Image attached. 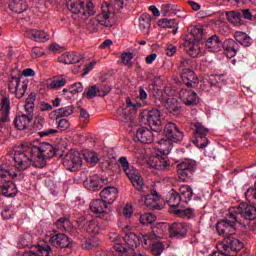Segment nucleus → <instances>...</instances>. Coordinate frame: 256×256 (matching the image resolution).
Instances as JSON below:
<instances>
[{
	"label": "nucleus",
	"instance_id": "nucleus-1",
	"mask_svg": "<svg viewBox=\"0 0 256 256\" xmlns=\"http://www.w3.org/2000/svg\"><path fill=\"white\" fill-rule=\"evenodd\" d=\"M57 149L49 143H41L37 146H31L24 151L14 153V165L18 171H26L32 165L37 169H43L47 165V159L55 157Z\"/></svg>",
	"mask_w": 256,
	"mask_h": 256
},
{
	"label": "nucleus",
	"instance_id": "nucleus-2",
	"mask_svg": "<svg viewBox=\"0 0 256 256\" xmlns=\"http://www.w3.org/2000/svg\"><path fill=\"white\" fill-rule=\"evenodd\" d=\"M205 32L203 28L194 27L191 29L190 34L186 37L184 41V49L187 55H190L193 58L203 57V50L199 43L206 41Z\"/></svg>",
	"mask_w": 256,
	"mask_h": 256
},
{
	"label": "nucleus",
	"instance_id": "nucleus-3",
	"mask_svg": "<svg viewBox=\"0 0 256 256\" xmlns=\"http://www.w3.org/2000/svg\"><path fill=\"white\" fill-rule=\"evenodd\" d=\"M110 241L112 242V247L117 253H127L131 251L133 247H139V243H143V237L139 238L135 233L130 232L125 235L124 239L119 237V234L113 232L109 236Z\"/></svg>",
	"mask_w": 256,
	"mask_h": 256
},
{
	"label": "nucleus",
	"instance_id": "nucleus-4",
	"mask_svg": "<svg viewBox=\"0 0 256 256\" xmlns=\"http://www.w3.org/2000/svg\"><path fill=\"white\" fill-rule=\"evenodd\" d=\"M119 167L124 171L128 179H130L133 187L137 189V191H142V193H147L148 189L147 186H145V182L143 181V177L141 176V173L139 170L135 169V167L129 165V160H127V157L122 156L118 159Z\"/></svg>",
	"mask_w": 256,
	"mask_h": 256
},
{
	"label": "nucleus",
	"instance_id": "nucleus-5",
	"mask_svg": "<svg viewBox=\"0 0 256 256\" xmlns=\"http://www.w3.org/2000/svg\"><path fill=\"white\" fill-rule=\"evenodd\" d=\"M66 7L84 21L95 15V6L91 0H66Z\"/></svg>",
	"mask_w": 256,
	"mask_h": 256
},
{
	"label": "nucleus",
	"instance_id": "nucleus-6",
	"mask_svg": "<svg viewBox=\"0 0 256 256\" xmlns=\"http://www.w3.org/2000/svg\"><path fill=\"white\" fill-rule=\"evenodd\" d=\"M229 213L232 219H235L237 223H241V219H246V221H255L256 219L255 206L247 203H241L238 206L231 207Z\"/></svg>",
	"mask_w": 256,
	"mask_h": 256
},
{
	"label": "nucleus",
	"instance_id": "nucleus-7",
	"mask_svg": "<svg viewBox=\"0 0 256 256\" xmlns=\"http://www.w3.org/2000/svg\"><path fill=\"white\" fill-rule=\"evenodd\" d=\"M143 117L146 119L150 129L159 133L163 129V117L159 109L146 110L143 112Z\"/></svg>",
	"mask_w": 256,
	"mask_h": 256
},
{
	"label": "nucleus",
	"instance_id": "nucleus-8",
	"mask_svg": "<svg viewBox=\"0 0 256 256\" xmlns=\"http://www.w3.org/2000/svg\"><path fill=\"white\" fill-rule=\"evenodd\" d=\"M29 87V80L21 81L18 77H11L8 82V89L16 99H23L27 88Z\"/></svg>",
	"mask_w": 256,
	"mask_h": 256
},
{
	"label": "nucleus",
	"instance_id": "nucleus-9",
	"mask_svg": "<svg viewBox=\"0 0 256 256\" xmlns=\"http://www.w3.org/2000/svg\"><path fill=\"white\" fill-rule=\"evenodd\" d=\"M115 12L111 10V6H109V3L104 2L102 4L100 13L96 16V21L101 25L102 27H113L115 25V19H113V15Z\"/></svg>",
	"mask_w": 256,
	"mask_h": 256
},
{
	"label": "nucleus",
	"instance_id": "nucleus-10",
	"mask_svg": "<svg viewBox=\"0 0 256 256\" xmlns=\"http://www.w3.org/2000/svg\"><path fill=\"white\" fill-rule=\"evenodd\" d=\"M166 232L167 223H158L156 226L152 227V232L142 235V241L145 247H149L152 241H157V239H163Z\"/></svg>",
	"mask_w": 256,
	"mask_h": 256
},
{
	"label": "nucleus",
	"instance_id": "nucleus-11",
	"mask_svg": "<svg viewBox=\"0 0 256 256\" xmlns=\"http://www.w3.org/2000/svg\"><path fill=\"white\" fill-rule=\"evenodd\" d=\"M193 127L195 129V139L192 140V143H194L198 149H205V147L209 145V139H207L209 129L205 128V126L201 125V123H194Z\"/></svg>",
	"mask_w": 256,
	"mask_h": 256
},
{
	"label": "nucleus",
	"instance_id": "nucleus-12",
	"mask_svg": "<svg viewBox=\"0 0 256 256\" xmlns=\"http://www.w3.org/2000/svg\"><path fill=\"white\" fill-rule=\"evenodd\" d=\"M235 225H237V220L233 219L231 215L228 219L221 220L216 225L218 235L226 237V239L230 237V235H235Z\"/></svg>",
	"mask_w": 256,
	"mask_h": 256
},
{
	"label": "nucleus",
	"instance_id": "nucleus-13",
	"mask_svg": "<svg viewBox=\"0 0 256 256\" xmlns=\"http://www.w3.org/2000/svg\"><path fill=\"white\" fill-rule=\"evenodd\" d=\"M82 164L81 154L77 150L69 151L63 160V165L68 171H77Z\"/></svg>",
	"mask_w": 256,
	"mask_h": 256
},
{
	"label": "nucleus",
	"instance_id": "nucleus-14",
	"mask_svg": "<svg viewBox=\"0 0 256 256\" xmlns=\"http://www.w3.org/2000/svg\"><path fill=\"white\" fill-rule=\"evenodd\" d=\"M164 135L166 139H169V141H173V143H179L183 141V137H185V134L177 124L173 122H168L164 126Z\"/></svg>",
	"mask_w": 256,
	"mask_h": 256
},
{
	"label": "nucleus",
	"instance_id": "nucleus-15",
	"mask_svg": "<svg viewBox=\"0 0 256 256\" xmlns=\"http://www.w3.org/2000/svg\"><path fill=\"white\" fill-rule=\"evenodd\" d=\"M79 227L85 229L87 233L90 235H99V233H103L105 231V226L96 220L87 221L85 218L77 220Z\"/></svg>",
	"mask_w": 256,
	"mask_h": 256
},
{
	"label": "nucleus",
	"instance_id": "nucleus-16",
	"mask_svg": "<svg viewBox=\"0 0 256 256\" xmlns=\"http://www.w3.org/2000/svg\"><path fill=\"white\" fill-rule=\"evenodd\" d=\"M160 199L161 196L159 195V193H157L156 190L150 188V190H148V193L141 197L140 205H145L146 207H148V209H158Z\"/></svg>",
	"mask_w": 256,
	"mask_h": 256
},
{
	"label": "nucleus",
	"instance_id": "nucleus-17",
	"mask_svg": "<svg viewBox=\"0 0 256 256\" xmlns=\"http://www.w3.org/2000/svg\"><path fill=\"white\" fill-rule=\"evenodd\" d=\"M148 165L158 171H169V169H171V162L169 161V158H167V155H156L151 157L148 160Z\"/></svg>",
	"mask_w": 256,
	"mask_h": 256
},
{
	"label": "nucleus",
	"instance_id": "nucleus-18",
	"mask_svg": "<svg viewBox=\"0 0 256 256\" xmlns=\"http://www.w3.org/2000/svg\"><path fill=\"white\" fill-rule=\"evenodd\" d=\"M111 92V88L100 87L97 85L89 86L87 91L82 93V97H86V99H94V97H105V95Z\"/></svg>",
	"mask_w": 256,
	"mask_h": 256
},
{
	"label": "nucleus",
	"instance_id": "nucleus-19",
	"mask_svg": "<svg viewBox=\"0 0 256 256\" xmlns=\"http://www.w3.org/2000/svg\"><path fill=\"white\" fill-rule=\"evenodd\" d=\"M187 231H189L187 224L183 222H174L169 226L170 237H176V239L187 237Z\"/></svg>",
	"mask_w": 256,
	"mask_h": 256
},
{
	"label": "nucleus",
	"instance_id": "nucleus-20",
	"mask_svg": "<svg viewBox=\"0 0 256 256\" xmlns=\"http://www.w3.org/2000/svg\"><path fill=\"white\" fill-rule=\"evenodd\" d=\"M179 97L181 101H183L184 105H197L199 101V96H197V92L193 90L181 89L179 92Z\"/></svg>",
	"mask_w": 256,
	"mask_h": 256
},
{
	"label": "nucleus",
	"instance_id": "nucleus-21",
	"mask_svg": "<svg viewBox=\"0 0 256 256\" xmlns=\"http://www.w3.org/2000/svg\"><path fill=\"white\" fill-rule=\"evenodd\" d=\"M100 197L105 201L107 205H111L117 201V197H119V191L115 187L108 186L100 192Z\"/></svg>",
	"mask_w": 256,
	"mask_h": 256
},
{
	"label": "nucleus",
	"instance_id": "nucleus-22",
	"mask_svg": "<svg viewBox=\"0 0 256 256\" xmlns=\"http://www.w3.org/2000/svg\"><path fill=\"white\" fill-rule=\"evenodd\" d=\"M222 48L225 51L226 57L233 59L239 51V44L233 39H227L222 43Z\"/></svg>",
	"mask_w": 256,
	"mask_h": 256
},
{
	"label": "nucleus",
	"instance_id": "nucleus-23",
	"mask_svg": "<svg viewBox=\"0 0 256 256\" xmlns=\"http://www.w3.org/2000/svg\"><path fill=\"white\" fill-rule=\"evenodd\" d=\"M50 243L57 249H65L71 245L69 237L61 233L51 236Z\"/></svg>",
	"mask_w": 256,
	"mask_h": 256
},
{
	"label": "nucleus",
	"instance_id": "nucleus-24",
	"mask_svg": "<svg viewBox=\"0 0 256 256\" xmlns=\"http://www.w3.org/2000/svg\"><path fill=\"white\" fill-rule=\"evenodd\" d=\"M53 250L51 249V246L48 244L44 245H38L35 247V250H32L30 252H25L23 256H53Z\"/></svg>",
	"mask_w": 256,
	"mask_h": 256
},
{
	"label": "nucleus",
	"instance_id": "nucleus-25",
	"mask_svg": "<svg viewBox=\"0 0 256 256\" xmlns=\"http://www.w3.org/2000/svg\"><path fill=\"white\" fill-rule=\"evenodd\" d=\"M11 110V101L7 97H2L0 103V128L3 127V123H7L9 117V111Z\"/></svg>",
	"mask_w": 256,
	"mask_h": 256
},
{
	"label": "nucleus",
	"instance_id": "nucleus-26",
	"mask_svg": "<svg viewBox=\"0 0 256 256\" xmlns=\"http://www.w3.org/2000/svg\"><path fill=\"white\" fill-rule=\"evenodd\" d=\"M24 35L37 43H45L49 39V35L40 30H27Z\"/></svg>",
	"mask_w": 256,
	"mask_h": 256
},
{
	"label": "nucleus",
	"instance_id": "nucleus-27",
	"mask_svg": "<svg viewBox=\"0 0 256 256\" xmlns=\"http://www.w3.org/2000/svg\"><path fill=\"white\" fill-rule=\"evenodd\" d=\"M32 119L28 114H21L14 119V125L19 131H25V129H29Z\"/></svg>",
	"mask_w": 256,
	"mask_h": 256
},
{
	"label": "nucleus",
	"instance_id": "nucleus-28",
	"mask_svg": "<svg viewBox=\"0 0 256 256\" xmlns=\"http://www.w3.org/2000/svg\"><path fill=\"white\" fill-rule=\"evenodd\" d=\"M180 77L186 87H197V84L199 83V78L195 76V72L193 70L181 72Z\"/></svg>",
	"mask_w": 256,
	"mask_h": 256
},
{
	"label": "nucleus",
	"instance_id": "nucleus-29",
	"mask_svg": "<svg viewBox=\"0 0 256 256\" xmlns=\"http://www.w3.org/2000/svg\"><path fill=\"white\" fill-rule=\"evenodd\" d=\"M89 208L95 215H103V213H107V204L102 198L92 200Z\"/></svg>",
	"mask_w": 256,
	"mask_h": 256
},
{
	"label": "nucleus",
	"instance_id": "nucleus-30",
	"mask_svg": "<svg viewBox=\"0 0 256 256\" xmlns=\"http://www.w3.org/2000/svg\"><path fill=\"white\" fill-rule=\"evenodd\" d=\"M206 49L211 53H219L223 49V42L217 35H213L206 41Z\"/></svg>",
	"mask_w": 256,
	"mask_h": 256
},
{
	"label": "nucleus",
	"instance_id": "nucleus-31",
	"mask_svg": "<svg viewBox=\"0 0 256 256\" xmlns=\"http://www.w3.org/2000/svg\"><path fill=\"white\" fill-rule=\"evenodd\" d=\"M181 195L177 193L174 189L170 190L166 195V202L168 203L169 207L172 209V213L174 209H178L179 205H181Z\"/></svg>",
	"mask_w": 256,
	"mask_h": 256
},
{
	"label": "nucleus",
	"instance_id": "nucleus-32",
	"mask_svg": "<svg viewBox=\"0 0 256 256\" xmlns=\"http://www.w3.org/2000/svg\"><path fill=\"white\" fill-rule=\"evenodd\" d=\"M136 137L140 143H153V132L147 127H140L136 132Z\"/></svg>",
	"mask_w": 256,
	"mask_h": 256
},
{
	"label": "nucleus",
	"instance_id": "nucleus-33",
	"mask_svg": "<svg viewBox=\"0 0 256 256\" xmlns=\"http://www.w3.org/2000/svg\"><path fill=\"white\" fill-rule=\"evenodd\" d=\"M4 197H15L17 195V186L11 180H6L0 185Z\"/></svg>",
	"mask_w": 256,
	"mask_h": 256
},
{
	"label": "nucleus",
	"instance_id": "nucleus-34",
	"mask_svg": "<svg viewBox=\"0 0 256 256\" xmlns=\"http://www.w3.org/2000/svg\"><path fill=\"white\" fill-rule=\"evenodd\" d=\"M11 179H17V173L11 172L7 166L0 164V185L7 181H11Z\"/></svg>",
	"mask_w": 256,
	"mask_h": 256
},
{
	"label": "nucleus",
	"instance_id": "nucleus-35",
	"mask_svg": "<svg viewBox=\"0 0 256 256\" xmlns=\"http://www.w3.org/2000/svg\"><path fill=\"white\" fill-rule=\"evenodd\" d=\"M35 3H37L38 0H34ZM27 0H13L9 4V9L11 11H14V13H23L24 11H27Z\"/></svg>",
	"mask_w": 256,
	"mask_h": 256
},
{
	"label": "nucleus",
	"instance_id": "nucleus-36",
	"mask_svg": "<svg viewBox=\"0 0 256 256\" xmlns=\"http://www.w3.org/2000/svg\"><path fill=\"white\" fill-rule=\"evenodd\" d=\"M234 39L236 43H239L243 47H250L253 43V39L247 33L241 31L235 32Z\"/></svg>",
	"mask_w": 256,
	"mask_h": 256
},
{
	"label": "nucleus",
	"instance_id": "nucleus-37",
	"mask_svg": "<svg viewBox=\"0 0 256 256\" xmlns=\"http://www.w3.org/2000/svg\"><path fill=\"white\" fill-rule=\"evenodd\" d=\"M157 149L159 151V153H161V155H169V153H171V149H173V141L169 140V139H161L158 142Z\"/></svg>",
	"mask_w": 256,
	"mask_h": 256
},
{
	"label": "nucleus",
	"instance_id": "nucleus-38",
	"mask_svg": "<svg viewBox=\"0 0 256 256\" xmlns=\"http://www.w3.org/2000/svg\"><path fill=\"white\" fill-rule=\"evenodd\" d=\"M58 61L59 63H64V65H73V63H79V57H77L75 52H67L62 54Z\"/></svg>",
	"mask_w": 256,
	"mask_h": 256
},
{
	"label": "nucleus",
	"instance_id": "nucleus-39",
	"mask_svg": "<svg viewBox=\"0 0 256 256\" xmlns=\"http://www.w3.org/2000/svg\"><path fill=\"white\" fill-rule=\"evenodd\" d=\"M183 203H189L193 197V189L189 185H182L179 189V194Z\"/></svg>",
	"mask_w": 256,
	"mask_h": 256
},
{
	"label": "nucleus",
	"instance_id": "nucleus-40",
	"mask_svg": "<svg viewBox=\"0 0 256 256\" xmlns=\"http://www.w3.org/2000/svg\"><path fill=\"white\" fill-rule=\"evenodd\" d=\"M37 96L35 93H30L26 98V103L24 104V111L28 116L31 117V114L35 112V100Z\"/></svg>",
	"mask_w": 256,
	"mask_h": 256
},
{
	"label": "nucleus",
	"instance_id": "nucleus-41",
	"mask_svg": "<svg viewBox=\"0 0 256 256\" xmlns=\"http://www.w3.org/2000/svg\"><path fill=\"white\" fill-rule=\"evenodd\" d=\"M67 85V78L65 76H56L48 83L49 89H61Z\"/></svg>",
	"mask_w": 256,
	"mask_h": 256
},
{
	"label": "nucleus",
	"instance_id": "nucleus-42",
	"mask_svg": "<svg viewBox=\"0 0 256 256\" xmlns=\"http://www.w3.org/2000/svg\"><path fill=\"white\" fill-rule=\"evenodd\" d=\"M151 27V15L143 14L139 18V29L142 33H149V29Z\"/></svg>",
	"mask_w": 256,
	"mask_h": 256
},
{
	"label": "nucleus",
	"instance_id": "nucleus-43",
	"mask_svg": "<svg viewBox=\"0 0 256 256\" xmlns=\"http://www.w3.org/2000/svg\"><path fill=\"white\" fill-rule=\"evenodd\" d=\"M196 165H197V163L195 162V160L186 159L177 165V170L178 171H188L189 173H193V171H195Z\"/></svg>",
	"mask_w": 256,
	"mask_h": 256
},
{
	"label": "nucleus",
	"instance_id": "nucleus-44",
	"mask_svg": "<svg viewBox=\"0 0 256 256\" xmlns=\"http://www.w3.org/2000/svg\"><path fill=\"white\" fill-rule=\"evenodd\" d=\"M143 247L145 246V242H143ZM147 247H151V253L152 255L155 256H160L161 253H163V251H165V244H163V242L161 241H152L151 244Z\"/></svg>",
	"mask_w": 256,
	"mask_h": 256
},
{
	"label": "nucleus",
	"instance_id": "nucleus-45",
	"mask_svg": "<svg viewBox=\"0 0 256 256\" xmlns=\"http://www.w3.org/2000/svg\"><path fill=\"white\" fill-rule=\"evenodd\" d=\"M131 113V110L125 108V105L117 110L118 119L123 123H128V121H131V119H133Z\"/></svg>",
	"mask_w": 256,
	"mask_h": 256
},
{
	"label": "nucleus",
	"instance_id": "nucleus-46",
	"mask_svg": "<svg viewBox=\"0 0 256 256\" xmlns=\"http://www.w3.org/2000/svg\"><path fill=\"white\" fill-rule=\"evenodd\" d=\"M226 17L232 25L239 27V25H243V19H241V14L239 12L230 11L226 12Z\"/></svg>",
	"mask_w": 256,
	"mask_h": 256
},
{
	"label": "nucleus",
	"instance_id": "nucleus-47",
	"mask_svg": "<svg viewBox=\"0 0 256 256\" xmlns=\"http://www.w3.org/2000/svg\"><path fill=\"white\" fill-rule=\"evenodd\" d=\"M164 106L169 111V113H175L179 111V101L177 98H168L164 102Z\"/></svg>",
	"mask_w": 256,
	"mask_h": 256
},
{
	"label": "nucleus",
	"instance_id": "nucleus-48",
	"mask_svg": "<svg viewBox=\"0 0 256 256\" xmlns=\"http://www.w3.org/2000/svg\"><path fill=\"white\" fill-rule=\"evenodd\" d=\"M56 115V119H60L61 117H69L70 115H73V107L72 106H66L63 108H59L54 111Z\"/></svg>",
	"mask_w": 256,
	"mask_h": 256
},
{
	"label": "nucleus",
	"instance_id": "nucleus-49",
	"mask_svg": "<svg viewBox=\"0 0 256 256\" xmlns=\"http://www.w3.org/2000/svg\"><path fill=\"white\" fill-rule=\"evenodd\" d=\"M180 73H185L187 71H193V62L189 58H182L179 66Z\"/></svg>",
	"mask_w": 256,
	"mask_h": 256
},
{
	"label": "nucleus",
	"instance_id": "nucleus-50",
	"mask_svg": "<svg viewBox=\"0 0 256 256\" xmlns=\"http://www.w3.org/2000/svg\"><path fill=\"white\" fill-rule=\"evenodd\" d=\"M158 25L163 29H175L177 27V21L175 19L163 18L159 20Z\"/></svg>",
	"mask_w": 256,
	"mask_h": 256
},
{
	"label": "nucleus",
	"instance_id": "nucleus-51",
	"mask_svg": "<svg viewBox=\"0 0 256 256\" xmlns=\"http://www.w3.org/2000/svg\"><path fill=\"white\" fill-rule=\"evenodd\" d=\"M90 117L91 115H89V112H87L85 108H80L79 121H80V127H82V129H85V127H87V125L89 124Z\"/></svg>",
	"mask_w": 256,
	"mask_h": 256
},
{
	"label": "nucleus",
	"instance_id": "nucleus-52",
	"mask_svg": "<svg viewBox=\"0 0 256 256\" xmlns=\"http://www.w3.org/2000/svg\"><path fill=\"white\" fill-rule=\"evenodd\" d=\"M131 113H136L137 110L141 109V103L131 100L130 97L126 98V106H124Z\"/></svg>",
	"mask_w": 256,
	"mask_h": 256
},
{
	"label": "nucleus",
	"instance_id": "nucleus-53",
	"mask_svg": "<svg viewBox=\"0 0 256 256\" xmlns=\"http://www.w3.org/2000/svg\"><path fill=\"white\" fill-rule=\"evenodd\" d=\"M83 157L87 163L95 164L99 162V156L93 151H86Z\"/></svg>",
	"mask_w": 256,
	"mask_h": 256
},
{
	"label": "nucleus",
	"instance_id": "nucleus-54",
	"mask_svg": "<svg viewBox=\"0 0 256 256\" xmlns=\"http://www.w3.org/2000/svg\"><path fill=\"white\" fill-rule=\"evenodd\" d=\"M155 220L156 216L151 213H145L140 216V223H142V225H151V223H155Z\"/></svg>",
	"mask_w": 256,
	"mask_h": 256
},
{
	"label": "nucleus",
	"instance_id": "nucleus-55",
	"mask_svg": "<svg viewBox=\"0 0 256 256\" xmlns=\"http://www.w3.org/2000/svg\"><path fill=\"white\" fill-rule=\"evenodd\" d=\"M56 225L60 231H67L71 227V221L68 218H60L56 222Z\"/></svg>",
	"mask_w": 256,
	"mask_h": 256
},
{
	"label": "nucleus",
	"instance_id": "nucleus-56",
	"mask_svg": "<svg viewBox=\"0 0 256 256\" xmlns=\"http://www.w3.org/2000/svg\"><path fill=\"white\" fill-rule=\"evenodd\" d=\"M119 215L125 217V219H131L133 217V205L127 203L123 208L122 211L119 212Z\"/></svg>",
	"mask_w": 256,
	"mask_h": 256
},
{
	"label": "nucleus",
	"instance_id": "nucleus-57",
	"mask_svg": "<svg viewBox=\"0 0 256 256\" xmlns=\"http://www.w3.org/2000/svg\"><path fill=\"white\" fill-rule=\"evenodd\" d=\"M174 215H177V217H191L193 215V209L186 208V209H174L172 210Z\"/></svg>",
	"mask_w": 256,
	"mask_h": 256
},
{
	"label": "nucleus",
	"instance_id": "nucleus-58",
	"mask_svg": "<svg viewBox=\"0 0 256 256\" xmlns=\"http://www.w3.org/2000/svg\"><path fill=\"white\" fill-rule=\"evenodd\" d=\"M122 63L126 65V67H132L133 66V54L131 52L123 53L121 56Z\"/></svg>",
	"mask_w": 256,
	"mask_h": 256
},
{
	"label": "nucleus",
	"instance_id": "nucleus-59",
	"mask_svg": "<svg viewBox=\"0 0 256 256\" xmlns=\"http://www.w3.org/2000/svg\"><path fill=\"white\" fill-rule=\"evenodd\" d=\"M86 187L90 191H97L99 189V179L93 177L90 178L88 182H86Z\"/></svg>",
	"mask_w": 256,
	"mask_h": 256
},
{
	"label": "nucleus",
	"instance_id": "nucleus-60",
	"mask_svg": "<svg viewBox=\"0 0 256 256\" xmlns=\"http://www.w3.org/2000/svg\"><path fill=\"white\" fill-rule=\"evenodd\" d=\"M111 11L115 13V11H119V9H123L124 1L123 0H110Z\"/></svg>",
	"mask_w": 256,
	"mask_h": 256
},
{
	"label": "nucleus",
	"instance_id": "nucleus-61",
	"mask_svg": "<svg viewBox=\"0 0 256 256\" xmlns=\"http://www.w3.org/2000/svg\"><path fill=\"white\" fill-rule=\"evenodd\" d=\"M83 89V83L81 82H76L70 85L72 95H77V93H83Z\"/></svg>",
	"mask_w": 256,
	"mask_h": 256
},
{
	"label": "nucleus",
	"instance_id": "nucleus-62",
	"mask_svg": "<svg viewBox=\"0 0 256 256\" xmlns=\"http://www.w3.org/2000/svg\"><path fill=\"white\" fill-rule=\"evenodd\" d=\"M57 125L59 131H67L71 124L69 123L68 119L62 118L60 120H57Z\"/></svg>",
	"mask_w": 256,
	"mask_h": 256
},
{
	"label": "nucleus",
	"instance_id": "nucleus-63",
	"mask_svg": "<svg viewBox=\"0 0 256 256\" xmlns=\"http://www.w3.org/2000/svg\"><path fill=\"white\" fill-rule=\"evenodd\" d=\"M15 217V211L11 209V207H6L2 210V218L3 219H13Z\"/></svg>",
	"mask_w": 256,
	"mask_h": 256
},
{
	"label": "nucleus",
	"instance_id": "nucleus-64",
	"mask_svg": "<svg viewBox=\"0 0 256 256\" xmlns=\"http://www.w3.org/2000/svg\"><path fill=\"white\" fill-rule=\"evenodd\" d=\"M245 197H246L247 201H253L254 199H256V182L254 184V188H249L245 192Z\"/></svg>",
	"mask_w": 256,
	"mask_h": 256
}]
</instances>
